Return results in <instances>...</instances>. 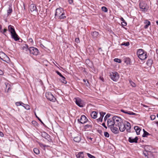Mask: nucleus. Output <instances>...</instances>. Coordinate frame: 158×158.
<instances>
[{"label": "nucleus", "instance_id": "a19ab883", "mask_svg": "<svg viewBox=\"0 0 158 158\" xmlns=\"http://www.w3.org/2000/svg\"><path fill=\"white\" fill-rule=\"evenodd\" d=\"M114 61L118 63H120L121 62V60L118 58H115L114 59Z\"/></svg>", "mask_w": 158, "mask_h": 158}, {"label": "nucleus", "instance_id": "774afa93", "mask_svg": "<svg viewBox=\"0 0 158 158\" xmlns=\"http://www.w3.org/2000/svg\"><path fill=\"white\" fill-rule=\"evenodd\" d=\"M156 23H157V24L158 25V20L156 21Z\"/></svg>", "mask_w": 158, "mask_h": 158}, {"label": "nucleus", "instance_id": "0e129e2a", "mask_svg": "<svg viewBox=\"0 0 158 158\" xmlns=\"http://www.w3.org/2000/svg\"><path fill=\"white\" fill-rule=\"evenodd\" d=\"M38 119L41 122V123L43 124V122L39 118H38Z\"/></svg>", "mask_w": 158, "mask_h": 158}, {"label": "nucleus", "instance_id": "052dcab7", "mask_svg": "<svg viewBox=\"0 0 158 158\" xmlns=\"http://www.w3.org/2000/svg\"><path fill=\"white\" fill-rule=\"evenodd\" d=\"M87 139H90L91 141H92V140L93 139V138L89 137H87Z\"/></svg>", "mask_w": 158, "mask_h": 158}, {"label": "nucleus", "instance_id": "5701e85b", "mask_svg": "<svg viewBox=\"0 0 158 158\" xmlns=\"http://www.w3.org/2000/svg\"><path fill=\"white\" fill-rule=\"evenodd\" d=\"M81 137L80 135L74 138V140L77 142H79L81 140Z\"/></svg>", "mask_w": 158, "mask_h": 158}, {"label": "nucleus", "instance_id": "49530a36", "mask_svg": "<svg viewBox=\"0 0 158 158\" xmlns=\"http://www.w3.org/2000/svg\"><path fill=\"white\" fill-rule=\"evenodd\" d=\"M110 116V114H107L105 117L104 118V120H106L107 118L109 117Z\"/></svg>", "mask_w": 158, "mask_h": 158}, {"label": "nucleus", "instance_id": "338daca9", "mask_svg": "<svg viewBox=\"0 0 158 158\" xmlns=\"http://www.w3.org/2000/svg\"><path fill=\"white\" fill-rule=\"evenodd\" d=\"M156 53L157 55H158V50L156 49Z\"/></svg>", "mask_w": 158, "mask_h": 158}, {"label": "nucleus", "instance_id": "a878e982", "mask_svg": "<svg viewBox=\"0 0 158 158\" xmlns=\"http://www.w3.org/2000/svg\"><path fill=\"white\" fill-rule=\"evenodd\" d=\"M28 46L27 44H25L22 47V49L23 50H25L26 51H29Z\"/></svg>", "mask_w": 158, "mask_h": 158}, {"label": "nucleus", "instance_id": "7ed1b4c3", "mask_svg": "<svg viewBox=\"0 0 158 158\" xmlns=\"http://www.w3.org/2000/svg\"><path fill=\"white\" fill-rule=\"evenodd\" d=\"M29 52L31 55L37 56L38 55L39 51L37 48L34 47H31L29 48Z\"/></svg>", "mask_w": 158, "mask_h": 158}, {"label": "nucleus", "instance_id": "de8ad7c7", "mask_svg": "<svg viewBox=\"0 0 158 158\" xmlns=\"http://www.w3.org/2000/svg\"><path fill=\"white\" fill-rule=\"evenodd\" d=\"M105 114H106L105 113H104L103 112H100V116L102 117L103 118L104 115Z\"/></svg>", "mask_w": 158, "mask_h": 158}, {"label": "nucleus", "instance_id": "412c9836", "mask_svg": "<svg viewBox=\"0 0 158 158\" xmlns=\"http://www.w3.org/2000/svg\"><path fill=\"white\" fill-rule=\"evenodd\" d=\"M121 111L122 112H123L124 113H125V114H129V115H135L136 114L133 112H131V111H125L124 110H123V109H121Z\"/></svg>", "mask_w": 158, "mask_h": 158}, {"label": "nucleus", "instance_id": "1a4fd4ad", "mask_svg": "<svg viewBox=\"0 0 158 158\" xmlns=\"http://www.w3.org/2000/svg\"><path fill=\"white\" fill-rule=\"evenodd\" d=\"M88 119L84 115L81 116L80 119H78V121H79L80 123L82 124H84L86 123Z\"/></svg>", "mask_w": 158, "mask_h": 158}, {"label": "nucleus", "instance_id": "ddd939ff", "mask_svg": "<svg viewBox=\"0 0 158 158\" xmlns=\"http://www.w3.org/2000/svg\"><path fill=\"white\" fill-rule=\"evenodd\" d=\"M118 126L119 127V130L120 131L123 132L125 131V123H123L122 122Z\"/></svg>", "mask_w": 158, "mask_h": 158}, {"label": "nucleus", "instance_id": "0eeeda50", "mask_svg": "<svg viewBox=\"0 0 158 158\" xmlns=\"http://www.w3.org/2000/svg\"><path fill=\"white\" fill-rule=\"evenodd\" d=\"M110 77L114 81H116L119 78V76L117 72H112L110 73Z\"/></svg>", "mask_w": 158, "mask_h": 158}, {"label": "nucleus", "instance_id": "dca6fc26", "mask_svg": "<svg viewBox=\"0 0 158 158\" xmlns=\"http://www.w3.org/2000/svg\"><path fill=\"white\" fill-rule=\"evenodd\" d=\"M12 38L15 41H17L19 40V37L16 34V32L11 34Z\"/></svg>", "mask_w": 158, "mask_h": 158}, {"label": "nucleus", "instance_id": "4be33fe9", "mask_svg": "<svg viewBox=\"0 0 158 158\" xmlns=\"http://www.w3.org/2000/svg\"><path fill=\"white\" fill-rule=\"evenodd\" d=\"M2 60L7 62V63H9L10 62V60L9 58L6 55H5V56L3 57Z\"/></svg>", "mask_w": 158, "mask_h": 158}, {"label": "nucleus", "instance_id": "c9c22d12", "mask_svg": "<svg viewBox=\"0 0 158 158\" xmlns=\"http://www.w3.org/2000/svg\"><path fill=\"white\" fill-rule=\"evenodd\" d=\"M23 107L26 110H29L30 109V106L27 104H25V105L23 106Z\"/></svg>", "mask_w": 158, "mask_h": 158}, {"label": "nucleus", "instance_id": "f8f14e48", "mask_svg": "<svg viewBox=\"0 0 158 158\" xmlns=\"http://www.w3.org/2000/svg\"><path fill=\"white\" fill-rule=\"evenodd\" d=\"M139 6L140 9H142L143 11L146 10L148 9L147 4L143 2L140 3Z\"/></svg>", "mask_w": 158, "mask_h": 158}, {"label": "nucleus", "instance_id": "e433bc0d", "mask_svg": "<svg viewBox=\"0 0 158 158\" xmlns=\"http://www.w3.org/2000/svg\"><path fill=\"white\" fill-rule=\"evenodd\" d=\"M61 81L64 84H66L67 83V81L65 80V78L63 76L61 77Z\"/></svg>", "mask_w": 158, "mask_h": 158}, {"label": "nucleus", "instance_id": "13d9d810", "mask_svg": "<svg viewBox=\"0 0 158 158\" xmlns=\"http://www.w3.org/2000/svg\"><path fill=\"white\" fill-rule=\"evenodd\" d=\"M29 40L31 42H33V40L31 38H30L29 39Z\"/></svg>", "mask_w": 158, "mask_h": 158}, {"label": "nucleus", "instance_id": "ea45409f", "mask_svg": "<svg viewBox=\"0 0 158 158\" xmlns=\"http://www.w3.org/2000/svg\"><path fill=\"white\" fill-rule=\"evenodd\" d=\"M102 10L104 12H106L107 11V8L105 6L102 7Z\"/></svg>", "mask_w": 158, "mask_h": 158}, {"label": "nucleus", "instance_id": "680f3d73", "mask_svg": "<svg viewBox=\"0 0 158 158\" xmlns=\"http://www.w3.org/2000/svg\"><path fill=\"white\" fill-rule=\"evenodd\" d=\"M83 81L84 82H86V81H87V83H89L88 81L87 80H85V79H83Z\"/></svg>", "mask_w": 158, "mask_h": 158}, {"label": "nucleus", "instance_id": "20e7f679", "mask_svg": "<svg viewBox=\"0 0 158 158\" xmlns=\"http://www.w3.org/2000/svg\"><path fill=\"white\" fill-rule=\"evenodd\" d=\"M45 96L47 98L51 101L55 102L56 100V98L51 92H48L46 93Z\"/></svg>", "mask_w": 158, "mask_h": 158}, {"label": "nucleus", "instance_id": "f704fd0d", "mask_svg": "<svg viewBox=\"0 0 158 158\" xmlns=\"http://www.w3.org/2000/svg\"><path fill=\"white\" fill-rule=\"evenodd\" d=\"M124 61L127 64H129L130 63V59L129 58H126Z\"/></svg>", "mask_w": 158, "mask_h": 158}, {"label": "nucleus", "instance_id": "6e6d98bb", "mask_svg": "<svg viewBox=\"0 0 158 158\" xmlns=\"http://www.w3.org/2000/svg\"><path fill=\"white\" fill-rule=\"evenodd\" d=\"M4 135L3 133L2 132L0 131V136L1 137H3L4 136Z\"/></svg>", "mask_w": 158, "mask_h": 158}, {"label": "nucleus", "instance_id": "79ce46f5", "mask_svg": "<svg viewBox=\"0 0 158 158\" xmlns=\"http://www.w3.org/2000/svg\"><path fill=\"white\" fill-rule=\"evenodd\" d=\"M104 135L105 137L107 138L109 137L110 136L109 134L107 132H104Z\"/></svg>", "mask_w": 158, "mask_h": 158}, {"label": "nucleus", "instance_id": "4c0bfd02", "mask_svg": "<svg viewBox=\"0 0 158 158\" xmlns=\"http://www.w3.org/2000/svg\"><path fill=\"white\" fill-rule=\"evenodd\" d=\"M129 43L128 42H127L126 43H125V42H124V43H123L122 44H121V45H124L126 46H128L129 45Z\"/></svg>", "mask_w": 158, "mask_h": 158}, {"label": "nucleus", "instance_id": "5fc2aeb1", "mask_svg": "<svg viewBox=\"0 0 158 158\" xmlns=\"http://www.w3.org/2000/svg\"><path fill=\"white\" fill-rule=\"evenodd\" d=\"M68 2L70 4H71L73 3V0H68Z\"/></svg>", "mask_w": 158, "mask_h": 158}, {"label": "nucleus", "instance_id": "cd10ccee", "mask_svg": "<svg viewBox=\"0 0 158 158\" xmlns=\"http://www.w3.org/2000/svg\"><path fill=\"white\" fill-rule=\"evenodd\" d=\"M146 24L144 26V28L147 29L148 28V26L150 24V22L149 21H146Z\"/></svg>", "mask_w": 158, "mask_h": 158}, {"label": "nucleus", "instance_id": "c85d7f7f", "mask_svg": "<svg viewBox=\"0 0 158 158\" xmlns=\"http://www.w3.org/2000/svg\"><path fill=\"white\" fill-rule=\"evenodd\" d=\"M39 144L40 147L41 148L44 147V149L45 150V147H48V145H46L44 144L43 143H39Z\"/></svg>", "mask_w": 158, "mask_h": 158}, {"label": "nucleus", "instance_id": "f257e3e1", "mask_svg": "<svg viewBox=\"0 0 158 158\" xmlns=\"http://www.w3.org/2000/svg\"><path fill=\"white\" fill-rule=\"evenodd\" d=\"M55 16L56 18H58L60 19H63L66 17L62 8H58L56 9Z\"/></svg>", "mask_w": 158, "mask_h": 158}, {"label": "nucleus", "instance_id": "a18cd8bd", "mask_svg": "<svg viewBox=\"0 0 158 158\" xmlns=\"http://www.w3.org/2000/svg\"><path fill=\"white\" fill-rule=\"evenodd\" d=\"M23 104V103L21 102H17L15 103L16 105L17 106H20V105H21V104Z\"/></svg>", "mask_w": 158, "mask_h": 158}, {"label": "nucleus", "instance_id": "37998d69", "mask_svg": "<svg viewBox=\"0 0 158 158\" xmlns=\"http://www.w3.org/2000/svg\"><path fill=\"white\" fill-rule=\"evenodd\" d=\"M150 117L151 120H153L155 119L156 118V116L152 114L151 115Z\"/></svg>", "mask_w": 158, "mask_h": 158}, {"label": "nucleus", "instance_id": "9d476101", "mask_svg": "<svg viewBox=\"0 0 158 158\" xmlns=\"http://www.w3.org/2000/svg\"><path fill=\"white\" fill-rule=\"evenodd\" d=\"M43 137L47 139L49 142H52V140L50 138V136L46 132H44L42 134Z\"/></svg>", "mask_w": 158, "mask_h": 158}, {"label": "nucleus", "instance_id": "423d86ee", "mask_svg": "<svg viewBox=\"0 0 158 158\" xmlns=\"http://www.w3.org/2000/svg\"><path fill=\"white\" fill-rule=\"evenodd\" d=\"M112 119L114 120V123L116 126H118L120 123L122 122V119L116 116L113 117Z\"/></svg>", "mask_w": 158, "mask_h": 158}, {"label": "nucleus", "instance_id": "58836bf2", "mask_svg": "<svg viewBox=\"0 0 158 158\" xmlns=\"http://www.w3.org/2000/svg\"><path fill=\"white\" fill-rule=\"evenodd\" d=\"M129 82L132 87H135L136 86L135 84L131 80H129Z\"/></svg>", "mask_w": 158, "mask_h": 158}, {"label": "nucleus", "instance_id": "2f4dec72", "mask_svg": "<svg viewBox=\"0 0 158 158\" xmlns=\"http://www.w3.org/2000/svg\"><path fill=\"white\" fill-rule=\"evenodd\" d=\"M152 60H148L147 61L146 64L148 65H151L152 64Z\"/></svg>", "mask_w": 158, "mask_h": 158}, {"label": "nucleus", "instance_id": "aec40b11", "mask_svg": "<svg viewBox=\"0 0 158 158\" xmlns=\"http://www.w3.org/2000/svg\"><path fill=\"white\" fill-rule=\"evenodd\" d=\"M134 129L136 132L137 135H139L140 134V132L141 130V128L138 126H135Z\"/></svg>", "mask_w": 158, "mask_h": 158}, {"label": "nucleus", "instance_id": "6ab92c4d", "mask_svg": "<svg viewBox=\"0 0 158 158\" xmlns=\"http://www.w3.org/2000/svg\"><path fill=\"white\" fill-rule=\"evenodd\" d=\"M110 128L113 133L115 134H117L118 133V130L117 127H114L113 126Z\"/></svg>", "mask_w": 158, "mask_h": 158}, {"label": "nucleus", "instance_id": "39448f33", "mask_svg": "<svg viewBox=\"0 0 158 158\" xmlns=\"http://www.w3.org/2000/svg\"><path fill=\"white\" fill-rule=\"evenodd\" d=\"M29 9L31 12L33 14H37L38 13V10L36 6L34 4H31L29 6Z\"/></svg>", "mask_w": 158, "mask_h": 158}, {"label": "nucleus", "instance_id": "3c124183", "mask_svg": "<svg viewBox=\"0 0 158 158\" xmlns=\"http://www.w3.org/2000/svg\"><path fill=\"white\" fill-rule=\"evenodd\" d=\"M56 73H57L58 75H59L60 77H62L63 76L61 74V73H60V72H59V71H57L56 72Z\"/></svg>", "mask_w": 158, "mask_h": 158}, {"label": "nucleus", "instance_id": "7c9ffc66", "mask_svg": "<svg viewBox=\"0 0 158 158\" xmlns=\"http://www.w3.org/2000/svg\"><path fill=\"white\" fill-rule=\"evenodd\" d=\"M92 127V125H91L87 124L85 125L84 126V128L85 129H87L88 128H91Z\"/></svg>", "mask_w": 158, "mask_h": 158}, {"label": "nucleus", "instance_id": "72a5a7b5", "mask_svg": "<svg viewBox=\"0 0 158 158\" xmlns=\"http://www.w3.org/2000/svg\"><path fill=\"white\" fill-rule=\"evenodd\" d=\"M12 9L10 7L9 8V9L7 11V15H9L10 14L12 13Z\"/></svg>", "mask_w": 158, "mask_h": 158}, {"label": "nucleus", "instance_id": "c03bdc74", "mask_svg": "<svg viewBox=\"0 0 158 158\" xmlns=\"http://www.w3.org/2000/svg\"><path fill=\"white\" fill-rule=\"evenodd\" d=\"M86 154H87L88 156L90 158H95V156L89 153H88Z\"/></svg>", "mask_w": 158, "mask_h": 158}, {"label": "nucleus", "instance_id": "a211bd4d", "mask_svg": "<svg viewBox=\"0 0 158 158\" xmlns=\"http://www.w3.org/2000/svg\"><path fill=\"white\" fill-rule=\"evenodd\" d=\"M8 30L10 31L11 34H13V33H14L15 32L14 27L13 26H12L11 25H10L8 27Z\"/></svg>", "mask_w": 158, "mask_h": 158}, {"label": "nucleus", "instance_id": "473e14b6", "mask_svg": "<svg viewBox=\"0 0 158 158\" xmlns=\"http://www.w3.org/2000/svg\"><path fill=\"white\" fill-rule=\"evenodd\" d=\"M33 151L36 154H38L40 153V151L37 148H34Z\"/></svg>", "mask_w": 158, "mask_h": 158}, {"label": "nucleus", "instance_id": "4468645a", "mask_svg": "<svg viewBox=\"0 0 158 158\" xmlns=\"http://www.w3.org/2000/svg\"><path fill=\"white\" fill-rule=\"evenodd\" d=\"M114 123V120L113 119L112 120H111L110 119H108L107 121L108 126V127L110 128L114 126L115 125Z\"/></svg>", "mask_w": 158, "mask_h": 158}, {"label": "nucleus", "instance_id": "9b49d317", "mask_svg": "<svg viewBox=\"0 0 158 158\" xmlns=\"http://www.w3.org/2000/svg\"><path fill=\"white\" fill-rule=\"evenodd\" d=\"M125 129L127 132H130L131 131V126L130 123L126 121L125 122Z\"/></svg>", "mask_w": 158, "mask_h": 158}, {"label": "nucleus", "instance_id": "393cba45", "mask_svg": "<svg viewBox=\"0 0 158 158\" xmlns=\"http://www.w3.org/2000/svg\"><path fill=\"white\" fill-rule=\"evenodd\" d=\"M92 35L94 38H96L99 35V33L96 31H94L92 33Z\"/></svg>", "mask_w": 158, "mask_h": 158}, {"label": "nucleus", "instance_id": "4d7b16f0", "mask_svg": "<svg viewBox=\"0 0 158 158\" xmlns=\"http://www.w3.org/2000/svg\"><path fill=\"white\" fill-rule=\"evenodd\" d=\"M102 125L104 127L106 128H107L106 126L105 125V123H103L102 124Z\"/></svg>", "mask_w": 158, "mask_h": 158}, {"label": "nucleus", "instance_id": "f03ea898", "mask_svg": "<svg viewBox=\"0 0 158 158\" xmlns=\"http://www.w3.org/2000/svg\"><path fill=\"white\" fill-rule=\"evenodd\" d=\"M137 54L138 57L141 60L145 59L148 56L147 52H144L143 50L141 49L138 50Z\"/></svg>", "mask_w": 158, "mask_h": 158}, {"label": "nucleus", "instance_id": "bb28decb", "mask_svg": "<svg viewBox=\"0 0 158 158\" xmlns=\"http://www.w3.org/2000/svg\"><path fill=\"white\" fill-rule=\"evenodd\" d=\"M6 54L3 52H0V58L2 60Z\"/></svg>", "mask_w": 158, "mask_h": 158}, {"label": "nucleus", "instance_id": "864d4df0", "mask_svg": "<svg viewBox=\"0 0 158 158\" xmlns=\"http://www.w3.org/2000/svg\"><path fill=\"white\" fill-rule=\"evenodd\" d=\"M7 31V30L6 28H4L3 29V31H2V33L3 34H4V33L5 32H6Z\"/></svg>", "mask_w": 158, "mask_h": 158}, {"label": "nucleus", "instance_id": "69168bd1", "mask_svg": "<svg viewBox=\"0 0 158 158\" xmlns=\"http://www.w3.org/2000/svg\"><path fill=\"white\" fill-rule=\"evenodd\" d=\"M21 105L20 106H25V104H24V103H23L22 104H21Z\"/></svg>", "mask_w": 158, "mask_h": 158}, {"label": "nucleus", "instance_id": "6e6552de", "mask_svg": "<svg viewBox=\"0 0 158 158\" xmlns=\"http://www.w3.org/2000/svg\"><path fill=\"white\" fill-rule=\"evenodd\" d=\"M75 102L76 104L80 107H83L84 106L83 102L79 98H75Z\"/></svg>", "mask_w": 158, "mask_h": 158}, {"label": "nucleus", "instance_id": "b1692460", "mask_svg": "<svg viewBox=\"0 0 158 158\" xmlns=\"http://www.w3.org/2000/svg\"><path fill=\"white\" fill-rule=\"evenodd\" d=\"M91 116L94 118H96L97 117V113L95 111H93L91 113Z\"/></svg>", "mask_w": 158, "mask_h": 158}, {"label": "nucleus", "instance_id": "e2e57ef3", "mask_svg": "<svg viewBox=\"0 0 158 158\" xmlns=\"http://www.w3.org/2000/svg\"><path fill=\"white\" fill-rule=\"evenodd\" d=\"M120 19L121 20V21H122V22H123V21H125L124 20V19L122 17Z\"/></svg>", "mask_w": 158, "mask_h": 158}, {"label": "nucleus", "instance_id": "8fccbe9b", "mask_svg": "<svg viewBox=\"0 0 158 158\" xmlns=\"http://www.w3.org/2000/svg\"><path fill=\"white\" fill-rule=\"evenodd\" d=\"M122 24L123 26H125L127 25V23L126 22L124 21H123V22H122Z\"/></svg>", "mask_w": 158, "mask_h": 158}, {"label": "nucleus", "instance_id": "603ef678", "mask_svg": "<svg viewBox=\"0 0 158 158\" xmlns=\"http://www.w3.org/2000/svg\"><path fill=\"white\" fill-rule=\"evenodd\" d=\"M75 41L77 43H79L80 42L79 39L78 38H76L75 40Z\"/></svg>", "mask_w": 158, "mask_h": 158}, {"label": "nucleus", "instance_id": "09e8293b", "mask_svg": "<svg viewBox=\"0 0 158 158\" xmlns=\"http://www.w3.org/2000/svg\"><path fill=\"white\" fill-rule=\"evenodd\" d=\"M102 119H103L102 117L100 116L99 118H98V119H97V120H98V122H101L102 121Z\"/></svg>", "mask_w": 158, "mask_h": 158}, {"label": "nucleus", "instance_id": "f3484780", "mask_svg": "<svg viewBox=\"0 0 158 158\" xmlns=\"http://www.w3.org/2000/svg\"><path fill=\"white\" fill-rule=\"evenodd\" d=\"M138 138L137 137H136L135 138H133L132 137L129 138V141L131 143H137Z\"/></svg>", "mask_w": 158, "mask_h": 158}, {"label": "nucleus", "instance_id": "2eb2a0df", "mask_svg": "<svg viewBox=\"0 0 158 158\" xmlns=\"http://www.w3.org/2000/svg\"><path fill=\"white\" fill-rule=\"evenodd\" d=\"M86 153L83 152H79L76 155L77 158H84L85 156H86Z\"/></svg>", "mask_w": 158, "mask_h": 158}, {"label": "nucleus", "instance_id": "c756f323", "mask_svg": "<svg viewBox=\"0 0 158 158\" xmlns=\"http://www.w3.org/2000/svg\"><path fill=\"white\" fill-rule=\"evenodd\" d=\"M143 136H142L143 137H146L147 135H148L149 134L148 132H147V131H145V130L143 129Z\"/></svg>", "mask_w": 158, "mask_h": 158}, {"label": "nucleus", "instance_id": "bf43d9fd", "mask_svg": "<svg viewBox=\"0 0 158 158\" xmlns=\"http://www.w3.org/2000/svg\"><path fill=\"white\" fill-rule=\"evenodd\" d=\"M2 26L0 25V31L1 32H2Z\"/></svg>", "mask_w": 158, "mask_h": 158}]
</instances>
